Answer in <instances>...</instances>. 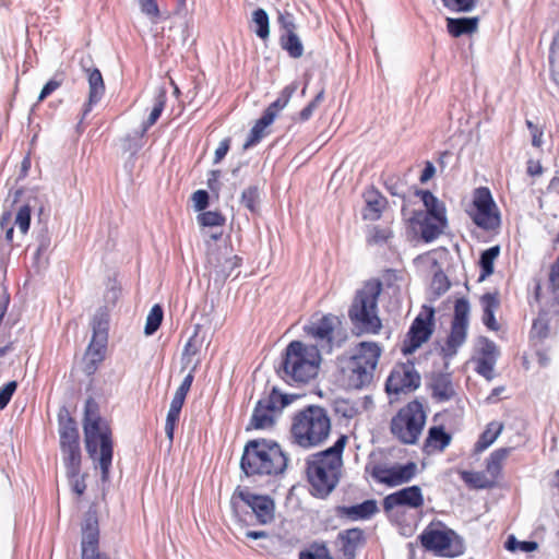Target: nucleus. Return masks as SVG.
<instances>
[{
  "label": "nucleus",
  "instance_id": "38",
  "mask_svg": "<svg viewBox=\"0 0 559 559\" xmlns=\"http://www.w3.org/2000/svg\"><path fill=\"white\" fill-rule=\"evenodd\" d=\"M183 403L171 400L170 407L167 413L166 423H165V432L167 438L173 441L175 428L179 421L180 413L182 409Z\"/></svg>",
  "mask_w": 559,
  "mask_h": 559
},
{
  "label": "nucleus",
  "instance_id": "20",
  "mask_svg": "<svg viewBox=\"0 0 559 559\" xmlns=\"http://www.w3.org/2000/svg\"><path fill=\"white\" fill-rule=\"evenodd\" d=\"M417 466L414 462H408L405 465L395 464L388 466L383 463H374L368 465L366 471L379 484L388 487H396L402 484L408 483L416 474Z\"/></svg>",
  "mask_w": 559,
  "mask_h": 559
},
{
  "label": "nucleus",
  "instance_id": "8",
  "mask_svg": "<svg viewBox=\"0 0 559 559\" xmlns=\"http://www.w3.org/2000/svg\"><path fill=\"white\" fill-rule=\"evenodd\" d=\"M427 421L421 402L413 400L401 407L390 421L392 436L402 444H416Z\"/></svg>",
  "mask_w": 559,
  "mask_h": 559
},
{
  "label": "nucleus",
  "instance_id": "34",
  "mask_svg": "<svg viewBox=\"0 0 559 559\" xmlns=\"http://www.w3.org/2000/svg\"><path fill=\"white\" fill-rule=\"evenodd\" d=\"M503 429V425L499 421H491L486 426V429L479 436L475 443V451L483 452L490 447L499 437Z\"/></svg>",
  "mask_w": 559,
  "mask_h": 559
},
{
  "label": "nucleus",
  "instance_id": "23",
  "mask_svg": "<svg viewBox=\"0 0 559 559\" xmlns=\"http://www.w3.org/2000/svg\"><path fill=\"white\" fill-rule=\"evenodd\" d=\"M424 496L419 486H409L392 492L382 501L385 513L397 508L420 509L424 506Z\"/></svg>",
  "mask_w": 559,
  "mask_h": 559
},
{
  "label": "nucleus",
  "instance_id": "50",
  "mask_svg": "<svg viewBox=\"0 0 559 559\" xmlns=\"http://www.w3.org/2000/svg\"><path fill=\"white\" fill-rule=\"evenodd\" d=\"M277 22L280 29L284 32V35H296L295 17L287 11L278 12Z\"/></svg>",
  "mask_w": 559,
  "mask_h": 559
},
{
  "label": "nucleus",
  "instance_id": "54",
  "mask_svg": "<svg viewBox=\"0 0 559 559\" xmlns=\"http://www.w3.org/2000/svg\"><path fill=\"white\" fill-rule=\"evenodd\" d=\"M67 477L70 481V485H71V490L78 496V497H81L85 490H86V483H85V477L86 475H81L80 474H76V475H72L71 473H67Z\"/></svg>",
  "mask_w": 559,
  "mask_h": 559
},
{
  "label": "nucleus",
  "instance_id": "16",
  "mask_svg": "<svg viewBox=\"0 0 559 559\" xmlns=\"http://www.w3.org/2000/svg\"><path fill=\"white\" fill-rule=\"evenodd\" d=\"M239 501L249 507L261 525L271 523L275 515L274 500L266 495L253 493L247 487L238 486L230 499L234 513L238 515Z\"/></svg>",
  "mask_w": 559,
  "mask_h": 559
},
{
  "label": "nucleus",
  "instance_id": "52",
  "mask_svg": "<svg viewBox=\"0 0 559 559\" xmlns=\"http://www.w3.org/2000/svg\"><path fill=\"white\" fill-rule=\"evenodd\" d=\"M193 380H194V374H193V370H191L183 378V380L180 383L179 388L176 390L173 400L185 404L186 397H187V395H188V393H189V391H190V389L192 386Z\"/></svg>",
  "mask_w": 559,
  "mask_h": 559
},
{
  "label": "nucleus",
  "instance_id": "24",
  "mask_svg": "<svg viewBox=\"0 0 559 559\" xmlns=\"http://www.w3.org/2000/svg\"><path fill=\"white\" fill-rule=\"evenodd\" d=\"M82 532V559H109L98 550L99 530L95 514L87 513Z\"/></svg>",
  "mask_w": 559,
  "mask_h": 559
},
{
  "label": "nucleus",
  "instance_id": "9",
  "mask_svg": "<svg viewBox=\"0 0 559 559\" xmlns=\"http://www.w3.org/2000/svg\"><path fill=\"white\" fill-rule=\"evenodd\" d=\"M534 297L538 305V313L533 321L531 335L542 341L549 336L552 323L559 324V286L546 283V287L543 288L538 283L534 289Z\"/></svg>",
  "mask_w": 559,
  "mask_h": 559
},
{
  "label": "nucleus",
  "instance_id": "25",
  "mask_svg": "<svg viewBox=\"0 0 559 559\" xmlns=\"http://www.w3.org/2000/svg\"><path fill=\"white\" fill-rule=\"evenodd\" d=\"M340 551L345 559H355L358 548L366 544L365 531L359 527L347 528L337 534Z\"/></svg>",
  "mask_w": 559,
  "mask_h": 559
},
{
  "label": "nucleus",
  "instance_id": "42",
  "mask_svg": "<svg viewBox=\"0 0 559 559\" xmlns=\"http://www.w3.org/2000/svg\"><path fill=\"white\" fill-rule=\"evenodd\" d=\"M198 222L204 227H219L225 225L226 218L218 211H205L198 215Z\"/></svg>",
  "mask_w": 559,
  "mask_h": 559
},
{
  "label": "nucleus",
  "instance_id": "29",
  "mask_svg": "<svg viewBox=\"0 0 559 559\" xmlns=\"http://www.w3.org/2000/svg\"><path fill=\"white\" fill-rule=\"evenodd\" d=\"M452 435L447 432L442 425L431 426L424 442L427 454L443 452L451 443Z\"/></svg>",
  "mask_w": 559,
  "mask_h": 559
},
{
  "label": "nucleus",
  "instance_id": "64",
  "mask_svg": "<svg viewBox=\"0 0 559 559\" xmlns=\"http://www.w3.org/2000/svg\"><path fill=\"white\" fill-rule=\"evenodd\" d=\"M527 174L532 177L539 176L543 174V167L538 160H528Z\"/></svg>",
  "mask_w": 559,
  "mask_h": 559
},
{
  "label": "nucleus",
  "instance_id": "59",
  "mask_svg": "<svg viewBox=\"0 0 559 559\" xmlns=\"http://www.w3.org/2000/svg\"><path fill=\"white\" fill-rule=\"evenodd\" d=\"M230 147V139H224L219 142L214 153V163H219L228 153Z\"/></svg>",
  "mask_w": 559,
  "mask_h": 559
},
{
  "label": "nucleus",
  "instance_id": "51",
  "mask_svg": "<svg viewBox=\"0 0 559 559\" xmlns=\"http://www.w3.org/2000/svg\"><path fill=\"white\" fill-rule=\"evenodd\" d=\"M324 98V91H320L316 97L304 108L300 110V112L298 114V120L300 122H305V121H308L314 110L318 108L319 104L323 100Z\"/></svg>",
  "mask_w": 559,
  "mask_h": 559
},
{
  "label": "nucleus",
  "instance_id": "6",
  "mask_svg": "<svg viewBox=\"0 0 559 559\" xmlns=\"http://www.w3.org/2000/svg\"><path fill=\"white\" fill-rule=\"evenodd\" d=\"M381 293L382 282L379 278L364 282L362 286L356 290L347 314L357 336L377 335L381 332L383 324L378 314V300Z\"/></svg>",
  "mask_w": 559,
  "mask_h": 559
},
{
  "label": "nucleus",
  "instance_id": "45",
  "mask_svg": "<svg viewBox=\"0 0 559 559\" xmlns=\"http://www.w3.org/2000/svg\"><path fill=\"white\" fill-rule=\"evenodd\" d=\"M252 23L257 35H269V16L265 10L259 8L252 13Z\"/></svg>",
  "mask_w": 559,
  "mask_h": 559
},
{
  "label": "nucleus",
  "instance_id": "41",
  "mask_svg": "<svg viewBox=\"0 0 559 559\" xmlns=\"http://www.w3.org/2000/svg\"><path fill=\"white\" fill-rule=\"evenodd\" d=\"M477 354H478L477 357H480L483 359H487V360L490 359V360L497 361L499 350H498L497 345L492 341H490L489 338H487L485 336H480L478 338V344H477Z\"/></svg>",
  "mask_w": 559,
  "mask_h": 559
},
{
  "label": "nucleus",
  "instance_id": "55",
  "mask_svg": "<svg viewBox=\"0 0 559 559\" xmlns=\"http://www.w3.org/2000/svg\"><path fill=\"white\" fill-rule=\"evenodd\" d=\"M16 388H17V382L10 381L0 389V409H3L7 407V405L9 404V402L12 399V395L16 391Z\"/></svg>",
  "mask_w": 559,
  "mask_h": 559
},
{
  "label": "nucleus",
  "instance_id": "37",
  "mask_svg": "<svg viewBox=\"0 0 559 559\" xmlns=\"http://www.w3.org/2000/svg\"><path fill=\"white\" fill-rule=\"evenodd\" d=\"M299 559H333L326 544L314 542L299 552Z\"/></svg>",
  "mask_w": 559,
  "mask_h": 559
},
{
  "label": "nucleus",
  "instance_id": "35",
  "mask_svg": "<svg viewBox=\"0 0 559 559\" xmlns=\"http://www.w3.org/2000/svg\"><path fill=\"white\" fill-rule=\"evenodd\" d=\"M460 476L461 479L473 489H489L496 486L486 472L462 471Z\"/></svg>",
  "mask_w": 559,
  "mask_h": 559
},
{
  "label": "nucleus",
  "instance_id": "49",
  "mask_svg": "<svg viewBox=\"0 0 559 559\" xmlns=\"http://www.w3.org/2000/svg\"><path fill=\"white\" fill-rule=\"evenodd\" d=\"M64 81V73L63 72H57L52 79H50L41 88V92L38 96V102H43L45 98H47L50 94H52L55 91H57Z\"/></svg>",
  "mask_w": 559,
  "mask_h": 559
},
{
  "label": "nucleus",
  "instance_id": "48",
  "mask_svg": "<svg viewBox=\"0 0 559 559\" xmlns=\"http://www.w3.org/2000/svg\"><path fill=\"white\" fill-rule=\"evenodd\" d=\"M31 212L32 209L28 204L22 205L16 212L14 223L23 235H25L29 229Z\"/></svg>",
  "mask_w": 559,
  "mask_h": 559
},
{
  "label": "nucleus",
  "instance_id": "56",
  "mask_svg": "<svg viewBox=\"0 0 559 559\" xmlns=\"http://www.w3.org/2000/svg\"><path fill=\"white\" fill-rule=\"evenodd\" d=\"M11 221H12V213L7 211V212H3L2 215H1V218H0V226H1V229L5 231V240L8 242H12L13 241V226L11 225Z\"/></svg>",
  "mask_w": 559,
  "mask_h": 559
},
{
  "label": "nucleus",
  "instance_id": "27",
  "mask_svg": "<svg viewBox=\"0 0 559 559\" xmlns=\"http://www.w3.org/2000/svg\"><path fill=\"white\" fill-rule=\"evenodd\" d=\"M366 206L364 210V219L378 221L386 207V198L373 186H370L364 192Z\"/></svg>",
  "mask_w": 559,
  "mask_h": 559
},
{
  "label": "nucleus",
  "instance_id": "30",
  "mask_svg": "<svg viewBox=\"0 0 559 559\" xmlns=\"http://www.w3.org/2000/svg\"><path fill=\"white\" fill-rule=\"evenodd\" d=\"M337 511L342 516H346L352 521H358L372 518L379 511V509L377 501L369 499L356 506L340 507Z\"/></svg>",
  "mask_w": 559,
  "mask_h": 559
},
{
  "label": "nucleus",
  "instance_id": "21",
  "mask_svg": "<svg viewBox=\"0 0 559 559\" xmlns=\"http://www.w3.org/2000/svg\"><path fill=\"white\" fill-rule=\"evenodd\" d=\"M420 385V376L415 366L409 362L397 364L391 370L386 382L385 390L388 393L400 394L408 393L416 390Z\"/></svg>",
  "mask_w": 559,
  "mask_h": 559
},
{
  "label": "nucleus",
  "instance_id": "11",
  "mask_svg": "<svg viewBox=\"0 0 559 559\" xmlns=\"http://www.w3.org/2000/svg\"><path fill=\"white\" fill-rule=\"evenodd\" d=\"M307 336L317 341L318 345L328 353L340 348L347 338L341 317L326 313L317 320H312L304 326Z\"/></svg>",
  "mask_w": 559,
  "mask_h": 559
},
{
  "label": "nucleus",
  "instance_id": "18",
  "mask_svg": "<svg viewBox=\"0 0 559 559\" xmlns=\"http://www.w3.org/2000/svg\"><path fill=\"white\" fill-rule=\"evenodd\" d=\"M433 316L435 310L427 308L414 319L402 343L401 350L404 355H412L431 337L435 329Z\"/></svg>",
  "mask_w": 559,
  "mask_h": 559
},
{
  "label": "nucleus",
  "instance_id": "12",
  "mask_svg": "<svg viewBox=\"0 0 559 559\" xmlns=\"http://www.w3.org/2000/svg\"><path fill=\"white\" fill-rule=\"evenodd\" d=\"M297 395L285 394L273 386L257 403L250 419V428L267 429L274 426L283 409L296 400Z\"/></svg>",
  "mask_w": 559,
  "mask_h": 559
},
{
  "label": "nucleus",
  "instance_id": "46",
  "mask_svg": "<svg viewBox=\"0 0 559 559\" xmlns=\"http://www.w3.org/2000/svg\"><path fill=\"white\" fill-rule=\"evenodd\" d=\"M479 0H441L442 4L452 12H471Z\"/></svg>",
  "mask_w": 559,
  "mask_h": 559
},
{
  "label": "nucleus",
  "instance_id": "58",
  "mask_svg": "<svg viewBox=\"0 0 559 559\" xmlns=\"http://www.w3.org/2000/svg\"><path fill=\"white\" fill-rule=\"evenodd\" d=\"M192 201L197 211H204L209 205V193L205 190H197L192 194Z\"/></svg>",
  "mask_w": 559,
  "mask_h": 559
},
{
  "label": "nucleus",
  "instance_id": "31",
  "mask_svg": "<svg viewBox=\"0 0 559 559\" xmlns=\"http://www.w3.org/2000/svg\"><path fill=\"white\" fill-rule=\"evenodd\" d=\"M511 448H499L490 453L486 460V474L497 485L502 475L503 464L511 453Z\"/></svg>",
  "mask_w": 559,
  "mask_h": 559
},
{
  "label": "nucleus",
  "instance_id": "26",
  "mask_svg": "<svg viewBox=\"0 0 559 559\" xmlns=\"http://www.w3.org/2000/svg\"><path fill=\"white\" fill-rule=\"evenodd\" d=\"M429 388L437 402H448L456 396L455 385L450 373L436 372L430 378Z\"/></svg>",
  "mask_w": 559,
  "mask_h": 559
},
{
  "label": "nucleus",
  "instance_id": "7",
  "mask_svg": "<svg viewBox=\"0 0 559 559\" xmlns=\"http://www.w3.org/2000/svg\"><path fill=\"white\" fill-rule=\"evenodd\" d=\"M247 476H276L287 467V457L281 445L267 439L249 440L240 460Z\"/></svg>",
  "mask_w": 559,
  "mask_h": 559
},
{
  "label": "nucleus",
  "instance_id": "5",
  "mask_svg": "<svg viewBox=\"0 0 559 559\" xmlns=\"http://www.w3.org/2000/svg\"><path fill=\"white\" fill-rule=\"evenodd\" d=\"M331 432L332 418L328 409L321 405H307L292 416L289 427L292 443L304 450L324 445Z\"/></svg>",
  "mask_w": 559,
  "mask_h": 559
},
{
  "label": "nucleus",
  "instance_id": "19",
  "mask_svg": "<svg viewBox=\"0 0 559 559\" xmlns=\"http://www.w3.org/2000/svg\"><path fill=\"white\" fill-rule=\"evenodd\" d=\"M473 206L469 216L478 227L490 229L499 225L497 206L487 187H480L474 191Z\"/></svg>",
  "mask_w": 559,
  "mask_h": 559
},
{
  "label": "nucleus",
  "instance_id": "33",
  "mask_svg": "<svg viewBox=\"0 0 559 559\" xmlns=\"http://www.w3.org/2000/svg\"><path fill=\"white\" fill-rule=\"evenodd\" d=\"M88 107L85 109V112L90 110L92 105L99 102L105 92L103 75L98 69L88 70Z\"/></svg>",
  "mask_w": 559,
  "mask_h": 559
},
{
  "label": "nucleus",
  "instance_id": "61",
  "mask_svg": "<svg viewBox=\"0 0 559 559\" xmlns=\"http://www.w3.org/2000/svg\"><path fill=\"white\" fill-rule=\"evenodd\" d=\"M141 10L152 16H157L159 13L156 0H139Z\"/></svg>",
  "mask_w": 559,
  "mask_h": 559
},
{
  "label": "nucleus",
  "instance_id": "36",
  "mask_svg": "<svg viewBox=\"0 0 559 559\" xmlns=\"http://www.w3.org/2000/svg\"><path fill=\"white\" fill-rule=\"evenodd\" d=\"M500 253L499 246H493L486 249L479 259L480 275L479 280L483 281L493 273V264Z\"/></svg>",
  "mask_w": 559,
  "mask_h": 559
},
{
  "label": "nucleus",
  "instance_id": "14",
  "mask_svg": "<svg viewBox=\"0 0 559 559\" xmlns=\"http://www.w3.org/2000/svg\"><path fill=\"white\" fill-rule=\"evenodd\" d=\"M415 195L420 198L427 212L421 223V238L426 242L433 241L443 233L448 224L444 203L429 190H416Z\"/></svg>",
  "mask_w": 559,
  "mask_h": 559
},
{
  "label": "nucleus",
  "instance_id": "60",
  "mask_svg": "<svg viewBox=\"0 0 559 559\" xmlns=\"http://www.w3.org/2000/svg\"><path fill=\"white\" fill-rule=\"evenodd\" d=\"M221 170L214 169L209 173L207 187L212 192H218L221 188Z\"/></svg>",
  "mask_w": 559,
  "mask_h": 559
},
{
  "label": "nucleus",
  "instance_id": "32",
  "mask_svg": "<svg viewBox=\"0 0 559 559\" xmlns=\"http://www.w3.org/2000/svg\"><path fill=\"white\" fill-rule=\"evenodd\" d=\"M479 19L474 17H448L447 28L450 35H472L477 31Z\"/></svg>",
  "mask_w": 559,
  "mask_h": 559
},
{
  "label": "nucleus",
  "instance_id": "10",
  "mask_svg": "<svg viewBox=\"0 0 559 559\" xmlns=\"http://www.w3.org/2000/svg\"><path fill=\"white\" fill-rule=\"evenodd\" d=\"M59 445L67 473L80 474L82 451L76 420L63 409L58 415Z\"/></svg>",
  "mask_w": 559,
  "mask_h": 559
},
{
  "label": "nucleus",
  "instance_id": "2",
  "mask_svg": "<svg viewBox=\"0 0 559 559\" xmlns=\"http://www.w3.org/2000/svg\"><path fill=\"white\" fill-rule=\"evenodd\" d=\"M383 347L374 341L357 343L348 355L338 357V374L343 385L349 390L369 386L376 374Z\"/></svg>",
  "mask_w": 559,
  "mask_h": 559
},
{
  "label": "nucleus",
  "instance_id": "44",
  "mask_svg": "<svg viewBox=\"0 0 559 559\" xmlns=\"http://www.w3.org/2000/svg\"><path fill=\"white\" fill-rule=\"evenodd\" d=\"M280 45L292 58H299L302 56L304 46L299 37H281Z\"/></svg>",
  "mask_w": 559,
  "mask_h": 559
},
{
  "label": "nucleus",
  "instance_id": "22",
  "mask_svg": "<svg viewBox=\"0 0 559 559\" xmlns=\"http://www.w3.org/2000/svg\"><path fill=\"white\" fill-rule=\"evenodd\" d=\"M100 321H93V336L85 352L84 372L93 376L98 365L105 359L107 349V332L100 328Z\"/></svg>",
  "mask_w": 559,
  "mask_h": 559
},
{
  "label": "nucleus",
  "instance_id": "1",
  "mask_svg": "<svg viewBox=\"0 0 559 559\" xmlns=\"http://www.w3.org/2000/svg\"><path fill=\"white\" fill-rule=\"evenodd\" d=\"M348 440L347 435H340L332 447L307 456L305 473L313 497L324 499L338 485L344 466L343 452Z\"/></svg>",
  "mask_w": 559,
  "mask_h": 559
},
{
  "label": "nucleus",
  "instance_id": "28",
  "mask_svg": "<svg viewBox=\"0 0 559 559\" xmlns=\"http://www.w3.org/2000/svg\"><path fill=\"white\" fill-rule=\"evenodd\" d=\"M480 305L483 308V323L485 326L493 332L500 330V324L496 320L495 313L500 308V294L499 292L485 293L480 296Z\"/></svg>",
  "mask_w": 559,
  "mask_h": 559
},
{
  "label": "nucleus",
  "instance_id": "15",
  "mask_svg": "<svg viewBox=\"0 0 559 559\" xmlns=\"http://www.w3.org/2000/svg\"><path fill=\"white\" fill-rule=\"evenodd\" d=\"M469 312L471 307L466 298L462 297L455 300L450 333L447 336L444 345L441 347L443 357L451 358L455 356L459 348L466 342Z\"/></svg>",
  "mask_w": 559,
  "mask_h": 559
},
{
  "label": "nucleus",
  "instance_id": "63",
  "mask_svg": "<svg viewBox=\"0 0 559 559\" xmlns=\"http://www.w3.org/2000/svg\"><path fill=\"white\" fill-rule=\"evenodd\" d=\"M435 173H436V169H435L433 164L431 162H427L425 165V168L421 171V175L419 177L420 182L425 183L428 180H430L433 177Z\"/></svg>",
  "mask_w": 559,
  "mask_h": 559
},
{
  "label": "nucleus",
  "instance_id": "13",
  "mask_svg": "<svg viewBox=\"0 0 559 559\" xmlns=\"http://www.w3.org/2000/svg\"><path fill=\"white\" fill-rule=\"evenodd\" d=\"M439 527L428 525L419 536L421 546L437 556L456 557L463 554L464 545L460 536L451 528L439 523Z\"/></svg>",
  "mask_w": 559,
  "mask_h": 559
},
{
  "label": "nucleus",
  "instance_id": "57",
  "mask_svg": "<svg viewBox=\"0 0 559 559\" xmlns=\"http://www.w3.org/2000/svg\"><path fill=\"white\" fill-rule=\"evenodd\" d=\"M526 127L532 135V145L537 148L540 147L543 145V129L538 128L531 120H526Z\"/></svg>",
  "mask_w": 559,
  "mask_h": 559
},
{
  "label": "nucleus",
  "instance_id": "43",
  "mask_svg": "<svg viewBox=\"0 0 559 559\" xmlns=\"http://www.w3.org/2000/svg\"><path fill=\"white\" fill-rule=\"evenodd\" d=\"M241 203L251 213H255L260 203V192L257 186L248 187L242 191Z\"/></svg>",
  "mask_w": 559,
  "mask_h": 559
},
{
  "label": "nucleus",
  "instance_id": "3",
  "mask_svg": "<svg viewBox=\"0 0 559 559\" xmlns=\"http://www.w3.org/2000/svg\"><path fill=\"white\" fill-rule=\"evenodd\" d=\"M84 443L88 456L99 463L102 479L109 478L114 456L112 431L109 424L99 414L98 403L88 397L83 417Z\"/></svg>",
  "mask_w": 559,
  "mask_h": 559
},
{
  "label": "nucleus",
  "instance_id": "4",
  "mask_svg": "<svg viewBox=\"0 0 559 559\" xmlns=\"http://www.w3.org/2000/svg\"><path fill=\"white\" fill-rule=\"evenodd\" d=\"M321 362L318 345L296 340L289 342L282 353L277 373L287 384L302 386L318 377Z\"/></svg>",
  "mask_w": 559,
  "mask_h": 559
},
{
  "label": "nucleus",
  "instance_id": "62",
  "mask_svg": "<svg viewBox=\"0 0 559 559\" xmlns=\"http://www.w3.org/2000/svg\"><path fill=\"white\" fill-rule=\"evenodd\" d=\"M547 283L559 286V255L549 267Z\"/></svg>",
  "mask_w": 559,
  "mask_h": 559
},
{
  "label": "nucleus",
  "instance_id": "40",
  "mask_svg": "<svg viewBox=\"0 0 559 559\" xmlns=\"http://www.w3.org/2000/svg\"><path fill=\"white\" fill-rule=\"evenodd\" d=\"M164 317L163 308L159 305H154L146 318L144 332L146 335L154 334L162 324Z\"/></svg>",
  "mask_w": 559,
  "mask_h": 559
},
{
  "label": "nucleus",
  "instance_id": "17",
  "mask_svg": "<svg viewBox=\"0 0 559 559\" xmlns=\"http://www.w3.org/2000/svg\"><path fill=\"white\" fill-rule=\"evenodd\" d=\"M295 91V85H287L281 91L277 99L265 108L262 116L251 128L248 139L243 144V148L257 145L269 133L266 129L274 122L278 114L288 105Z\"/></svg>",
  "mask_w": 559,
  "mask_h": 559
},
{
  "label": "nucleus",
  "instance_id": "53",
  "mask_svg": "<svg viewBox=\"0 0 559 559\" xmlns=\"http://www.w3.org/2000/svg\"><path fill=\"white\" fill-rule=\"evenodd\" d=\"M495 365H496V360H490V359L487 360V359L477 357L475 370L478 374L483 376L487 380H491L495 377V372H493Z\"/></svg>",
  "mask_w": 559,
  "mask_h": 559
},
{
  "label": "nucleus",
  "instance_id": "47",
  "mask_svg": "<svg viewBox=\"0 0 559 559\" xmlns=\"http://www.w3.org/2000/svg\"><path fill=\"white\" fill-rule=\"evenodd\" d=\"M392 236L393 233L390 228L374 226L370 229L367 241L369 245H382L385 243Z\"/></svg>",
  "mask_w": 559,
  "mask_h": 559
},
{
  "label": "nucleus",
  "instance_id": "39",
  "mask_svg": "<svg viewBox=\"0 0 559 559\" xmlns=\"http://www.w3.org/2000/svg\"><path fill=\"white\" fill-rule=\"evenodd\" d=\"M166 106V94L159 93L154 102V106L146 120L142 123V132L145 133L151 127H153L159 119L162 112Z\"/></svg>",
  "mask_w": 559,
  "mask_h": 559
}]
</instances>
